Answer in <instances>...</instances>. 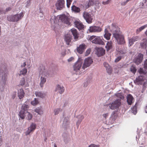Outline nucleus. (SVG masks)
<instances>
[{
	"label": "nucleus",
	"instance_id": "obj_1",
	"mask_svg": "<svg viewBox=\"0 0 147 147\" xmlns=\"http://www.w3.org/2000/svg\"><path fill=\"white\" fill-rule=\"evenodd\" d=\"M110 30L112 32L113 36L117 41L118 44H123L125 43L124 37L120 31V29L115 24H113L111 26L109 27Z\"/></svg>",
	"mask_w": 147,
	"mask_h": 147
},
{
	"label": "nucleus",
	"instance_id": "obj_2",
	"mask_svg": "<svg viewBox=\"0 0 147 147\" xmlns=\"http://www.w3.org/2000/svg\"><path fill=\"white\" fill-rule=\"evenodd\" d=\"M8 71L6 68H2L0 70V91H3L6 84Z\"/></svg>",
	"mask_w": 147,
	"mask_h": 147
},
{
	"label": "nucleus",
	"instance_id": "obj_3",
	"mask_svg": "<svg viewBox=\"0 0 147 147\" xmlns=\"http://www.w3.org/2000/svg\"><path fill=\"white\" fill-rule=\"evenodd\" d=\"M23 16V13L22 12L19 14L9 16L7 19L9 21L14 22H17L21 19Z\"/></svg>",
	"mask_w": 147,
	"mask_h": 147
},
{
	"label": "nucleus",
	"instance_id": "obj_4",
	"mask_svg": "<svg viewBox=\"0 0 147 147\" xmlns=\"http://www.w3.org/2000/svg\"><path fill=\"white\" fill-rule=\"evenodd\" d=\"M121 104V100L119 99H117L111 103L109 104L108 106L111 109L115 110L118 109Z\"/></svg>",
	"mask_w": 147,
	"mask_h": 147
},
{
	"label": "nucleus",
	"instance_id": "obj_5",
	"mask_svg": "<svg viewBox=\"0 0 147 147\" xmlns=\"http://www.w3.org/2000/svg\"><path fill=\"white\" fill-rule=\"evenodd\" d=\"M83 62V60L81 59H79L75 63L73 66L74 70L78 71L81 68Z\"/></svg>",
	"mask_w": 147,
	"mask_h": 147
},
{
	"label": "nucleus",
	"instance_id": "obj_6",
	"mask_svg": "<svg viewBox=\"0 0 147 147\" xmlns=\"http://www.w3.org/2000/svg\"><path fill=\"white\" fill-rule=\"evenodd\" d=\"M92 59L90 57L86 58L84 60V62L83 64L82 68L84 69L87 67H89L93 63Z\"/></svg>",
	"mask_w": 147,
	"mask_h": 147
},
{
	"label": "nucleus",
	"instance_id": "obj_7",
	"mask_svg": "<svg viewBox=\"0 0 147 147\" xmlns=\"http://www.w3.org/2000/svg\"><path fill=\"white\" fill-rule=\"evenodd\" d=\"M50 22L51 24V26L54 29L57 27L58 24L57 23V20L55 16H52L50 19Z\"/></svg>",
	"mask_w": 147,
	"mask_h": 147
},
{
	"label": "nucleus",
	"instance_id": "obj_8",
	"mask_svg": "<svg viewBox=\"0 0 147 147\" xmlns=\"http://www.w3.org/2000/svg\"><path fill=\"white\" fill-rule=\"evenodd\" d=\"M83 17L88 23L90 24L92 22L93 19L92 16L88 12L84 11L83 13Z\"/></svg>",
	"mask_w": 147,
	"mask_h": 147
},
{
	"label": "nucleus",
	"instance_id": "obj_9",
	"mask_svg": "<svg viewBox=\"0 0 147 147\" xmlns=\"http://www.w3.org/2000/svg\"><path fill=\"white\" fill-rule=\"evenodd\" d=\"M39 76L40 77V85L41 87L43 86L44 84L46 81V77L45 74L42 73L40 71L39 74Z\"/></svg>",
	"mask_w": 147,
	"mask_h": 147
},
{
	"label": "nucleus",
	"instance_id": "obj_10",
	"mask_svg": "<svg viewBox=\"0 0 147 147\" xmlns=\"http://www.w3.org/2000/svg\"><path fill=\"white\" fill-rule=\"evenodd\" d=\"M59 19L62 22L67 24L68 25H70V23L69 21L68 17L66 16L65 15H62L59 16Z\"/></svg>",
	"mask_w": 147,
	"mask_h": 147
},
{
	"label": "nucleus",
	"instance_id": "obj_11",
	"mask_svg": "<svg viewBox=\"0 0 147 147\" xmlns=\"http://www.w3.org/2000/svg\"><path fill=\"white\" fill-rule=\"evenodd\" d=\"M64 0H59L55 4L57 9L61 10L64 7Z\"/></svg>",
	"mask_w": 147,
	"mask_h": 147
},
{
	"label": "nucleus",
	"instance_id": "obj_12",
	"mask_svg": "<svg viewBox=\"0 0 147 147\" xmlns=\"http://www.w3.org/2000/svg\"><path fill=\"white\" fill-rule=\"evenodd\" d=\"M64 40L67 45H70L72 40V36L69 34L65 35L64 36Z\"/></svg>",
	"mask_w": 147,
	"mask_h": 147
},
{
	"label": "nucleus",
	"instance_id": "obj_13",
	"mask_svg": "<svg viewBox=\"0 0 147 147\" xmlns=\"http://www.w3.org/2000/svg\"><path fill=\"white\" fill-rule=\"evenodd\" d=\"M140 39L139 37L138 36H134L131 38H128L129 46H132L134 42L137 41Z\"/></svg>",
	"mask_w": 147,
	"mask_h": 147
},
{
	"label": "nucleus",
	"instance_id": "obj_14",
	"mask_svg": "<svg viewBox=\"0 0 147 147\" xmlns=\"http://www.w3.org/2000/svg\"><path fill=\"white\" fill-rule=\"evenodd\" d=\"M86 46L84 44L80 45L76 49L77 52L80 54L83 53L85 49L86 48Z\"/></svg>",
	"mask_w": 147,
	"mask_h": 147
},
{
	"label": "nucleus",
	"instance_id": "obj_15",
	"mask_svg": "<svg viewBox=\"0 0 147 147\" xmlns=\"http://www.w3.org/2000/svg\"><path fill=\"white\" fill-rule=\"evenodd\" d=\"M36 128V124L34 123H32L25 132L26 135L27 136L29 135L31 132L33 131Z\"/></svg>",
	"mask_w": 147,
	"mask_h": 147
},
{
	"label": "nucleus",
	"instance_id": "obj_16",
	"mask_svg": "<svg viewBox=\"0 0 147 147\" xmlns=\"http://www.w3.org/2000/svg\"><path fill=\"white\" fill-rule=\"evenodd\" d=\"M89 31L90 32H100L102 30L100 27L97 26H91L89 29Z\"/></svg>",
	"mask_w": 147,
	"mask_h": 147
},
{
	"label": "nucleus",
	"instance_id": "obj_17",
	"mask_svg": "<svg viewBox=\"0 0 147 147\" xmlns=\"http://www.w3.org/2000/svg\"><path fill=\"white\" fill-rule=\"evenodd\" d=\"M92 43L96 44L99 45H103L104 44V42L102 40L100 37L96 36L95 38L92 40Z\"/></svg>",
	"mask_w": 147,
	"mask_h": 147
},
{
	"label": "nucleus",
	"instance_id": "obj_18",
	"mask_svg": "<svg viewBox=\"0 0 147 147\" xmlns=\"http://www.w3.org/2000/svg\"><path fill=\"white\" fill-rule=\"evenodd\" d=\"M143 57V55L141 54H138L137 57L134 59L135 62L137 65L140 63L142 60Z\"/></svg>",
	"mask_w": 147,
	"mask_h": 147
},
{
	"label": "nucleus",
	"instance_id": "obj_19",
	"mask_svg": "<svg viewBox=\"0 0 147 147\" xmlns=\"http://www.w3.org/2000/svg\"><path fill=\"white\" fill-rule=\"evenodd\" d=\"M144 80V77L142 75H140L136 78V79L134 81L135 83L137 84H141L142 82Z\"/></svg>",
	"mask_w": 147,
	"mask_h": 147
},
{
	"label": "nucleus",
	"instance_id": "obj_20",
	"mask_svg": "<svg viewBox=\"0 0 147 147\" xmlns=\"http://www.w3.org/2000/svg\"><path fill=\"white\" fill-rule=\"evenodd\" d=\"M69 123L70 122L69 121V118L67 117H64L63 121V123L62 124L63 127L64 128H66L68 127Z\"/></svg>",
	"mask_w": 147,
	"mask_h": 147
},
{
	"label": "nucleus",
	"instance_id": "obj_21",
	"mask_svg": "<svg viewBox=\"0 0 147 147\" xmlns=\"http://www.w3.org/2000/svg\"><path fill=\"white\" fill-rule=\"evenodd\" d=\"M71 30L75 40H78L79 39V36L77 30L75 28H72Z\"/></svg>",
	"mask_w": 147,
	"mask_h": 147
},
{
	"label": "nucleus",
	"instance_id": "obj_22",
	"mask_svg": "<svg viewBox=\"0 0 147 147\" xmlns=\"http://www.w3.org/2000/svg\"><path fill=\"white\" fill-rule=\"evenodd\" d=\"M64 88L59 85L57 86L55 89V91L56 92H58L61 94H62L64 92Z\"/></svg>",
	"mask_w": 147,
	"mask_h": 147
},
{
	"label": "nucleus",
	"instance_id": "obj_23",
	"mask_svg": "<svg viewBox=\"0 0 147 147\" xmlns=\"http://www.w3.org/2000/svg\"><path fill=\"white\" fill-rule=\"evenodd\" d=\"M127 102L129 105H131L134 102V98L130 94L127 95Z\"/></svg>",
	"mask_w": 147,
	"mask_h": 147
},
{
	"label": "nucleus",
	"instance_id": "obj_24",
	"mask_svg": "<svg viewBox=\"0 0 147 147\" xmlns=\"http://www.w3.org/2000/svg\"><path fill=\"white\" fill-rule=\"evenodd\" d=\"M35 94L37 97L43 98L46 96V93L40 91H35Z\"/></svg>",
	"mask_w": 147,
	"mask_h": 147
},
{
	"label": "nucleus",
	"instance_id": "obj_25",
	"mask_svg": "<svg viewBox=\"0 0 147 147\" xmlns=\"http://www.w3.org/2000/svg\"><path fill=\"white\" fill-rule=\"evenodd\" d=\"M24 96V93L22 89H20L18 90V96L20 99L22 98Z\"/></svg>",
	"mask_w": 147,
	"mask_h": 147
},
{
	"label": "nucleus",
	"instance_id": "obj_26",
	"mask_svg": "<svg viewBox=\"0 0 147 147\" xmlns=\"http://www.w3.org/2000/svg\"><path fill=\"white\" fill-rule=\"evenodd\" d=\"M103 65L104 67L106 68L107 72L109 74H111L112 72L111 67L106 62H104Z\"/></svg>",
	"mask_w": 147,
	"mask_h": 147
},
{
	"label": "nucleus",
	"instance_id": "obj_27",
	"mask_svg": "<svg viewBox=\"0 0 147 147\" xmlns=\"http://www.w3.org/2000/svg\"><path fill=\"white\" fill-rule=\"evenodd\" d=\"M74 24L76 27H77L79 30H82L84 28V25L80 22L78 21H76L74 22Z\"/></svg>",
	"mask_w": 147,
	"mask_h": 147
},
{
	"label": "nucleus",
	"instance_id": "obj_28",
	"mask_svg": "<svg viewBox=\"0 0 147 147\" xmlns=\"http://www.w3.org/2000/svg\"><path fill=\"white\" fill-rule=\"evenodd\" d=\"M105 34L104 35V37L107 40H109L110 39L111 34L109 33L107 29H105L104 31Z\"/></svg>",
	"mask_w": 147,
	"mask_h": 147
},
{
	"label": "nucleus",
	"instance_id": "obj_29",
	"mask_svg": "<svg viewBox=\"0 0 147 147\" xmlns=\"http://www.w3.org/2000/svg\"><path fill=\"white\" fill-rule=\"evenodd\" d=\"M105 50L102 48H98L97 50L96 53L97 55L99 56L103 55L105 54Z\"/></svg>",
	"mask_w": 147,
	"mask_h": 147
},
{
	"label": "nucleus",
	"instance_id": "obj_30",
	"mask_svg": "<svg viewBox=\"0 0 147 147\" xmlns=\"http://www.w3.org/2000/svg\"><path fill=\"white\" fill-rule=\"evenodd\" d=\"M147 41L146 39H144L140 43L141 47L143 49H146L147 46Z\"/></svg>",
	"mask_w": 147,
	"mask_h": 147
},
{
	"label": "nucleus",
	"instance_id": "obj_31",
	"mask_svg": "<svg viewBox=\"0 0 147 147\" xmlns=\"http://www.w3.org/2000/svg\"><path fill=\"white\" fill-rule=\"evenodd\" d=\"M77 117L78 118V120L76 124L78 127L79 125L81 123L82 120L84 119V117L83 115H79Z\"/></svg>",
	"mask_w": 147,
	"mask_h": 147
},
{
	"label": "nucleus",
	"instance_id": "obj_32",
	"mask_svg": "<svg viewBox=\"0 0 147 147\" xmlns=\"http://www.w3.org/2000/svg\"><path fill=\"white\" fill-rule=\"evenodd\" d=\"M105 47L107 49V51L112 49L113 48V45L112 42L111 41H108Z\"/></svg>",
	"mask_w": 147,
	"mask_h": 147
},
{
	"label": "nucleus",
	"instance_id": "obj_33",
	"mask_svg": "<svg viewBox=\"0 0 147 147\" xmlns=\"http://www.w3.org/2000/svg\"><path fill=\"white\" fill-rule=\"evenodd\" d=\"M71 9L72 11L76 13H80L81 11L79 8L74 5H73L71 6Z\"/></svg>",
	"mask_w": 147,
	"mask_h": 147
},
{
	"label": "nucleus",
	"instance_id": "obj_34",
	"mask_svg": "<svg viewBox=\"0 0 147 147\" xmlns=\"http://www.w3.org/2000/svg\"><path fill=\"white\" fill-rule=\"evenodd\" d=\"M35 111L39 115H42L43 113V109L41 107L37 108Z\"/></svg>",
	"mask_w": 147,
	"mask_h": 147
},
{
	"label": "nucleus",
	"instance_id": "obj_35",
	"mask_svg": "<svg viewBox=\"0 0 147 147\" xmlns=\"http://www.w3.org/2000/svg\"><path fill=\"white\" fill-rule=\"evenodd\" d=\"M93 4V2L91 0L89 1L88 2H86L83 6L86 9L88 8L90 6Z\"/></svg>",
	"mask_w": 147,
	"mask_h": 147
},
{
	"label": "nucleus",
	"instance_id": "obj_36",
	"mask_svg": "<svg viewBox=\"0 0 147 147\" xmlns=\"http://www.w3.org/2000/svg\"><path fill=\"white\" fill-rule=\"evenodd\" d=\"M25 114H27L26 112L23 111L22 110H21L19 113V115L22 119H24L25 118Z\"/></svg>",
	"mask_w": 147,
	"mask_h": 147
},
{
	"label": "nucleus",
	"instance_id": "obj_37",
	"mask_svg": "<svg viewBox=\"0 0 147 147\" xmlns=\"http://www.w3.org/2000/svg\"><path fill=\"white\" fill-rule=\"evenodd\" d=\"M27 73V69L26 68H24L22 69L20 71L19 74V75H25Z\"/></svg>",
	"mask_w": 147,
	"mask_h": 147
},
{
	"label": "nucleus",
	"instance_id": "obj_38",
	"mask_svg": "<svg viewBox=\"0 0 147 147\" xmlns=\"http://www.w3.org/2000/svg\"><path fill=\"white\" fill-rule=\"evenodd\" d=\"M147 27V24L144 25L140 27L136 30V33L137 34L138 33L140 32L143 30L145 28Z\"/></svg>",
	"mask_w": 147,
	"mask_h": 147
},
{
	"label": "nucleus",
	"instance_id": "obj_39",
	"mask_svg": "<svg viewBox=\"0 0 147 147\" xmlns=\"http://www.w3.org/2000/svg\"><path fill=\"white\" fill-rule=\"evenodd\" d=\"M28 108V105L25 104H23L22 106L21 110H22L23 111L26 112Z\"/></svg>",
	"mask_w": 147,
	"mask_h": 147
},
{
	"label": "nucleus",
	"instance_id": "obj_40",
	"mask_svg": "<svg viewBox=\"0 0 147 147\" xmlns=\"http://www.w3.org/2000/svg\"><path fill=\"white\" fill-rule=\"evenodd\" d=\"M138 72L139 73L140 75H144L146 74V72L144 71L142 68H140L138 70Z\"/></svg>",
	"mask_w": 147,
	"mask_h": 147
},
{
	"label": "nucleus",
	"instance_id": "obj_41",
	"mask_svg": "<svg viewBox=\"0 0 147 147\" xmlns=\"http://www.w3.org/2000/svg\"><path fill=\"white\" fill-rule=\"evenodd\" d=\"M62 109L60 108H57L55 109L54 110V113L55 115H56L58 114L59 113L62 111Z\"/></svg>",
	"mask_w": 147,
	"mask_h": 147
},
{
	"label": "nucleus",
	"instance_id": "obj_42",
	"mask_svg": "<svg viewBox=\"0 0 147 147\" xmlns=\"http://www.w3.org/2000/svg\"><path fill=\"white\" fill-rule=\"evenodd\" d=\"M131 109L132 113L135 115L137 113V107L136 105L134 106Z\"/></svg>",
	"mask_w": 147,
	"mask_h": 147
},
{
	"label": "nucleus",
	"instance_id": "obj_43",
	"mask_svg": "<svg viewBox=\"0 0 147 147\" xmlns=\"http://www.w3.org/2000/svg\"><path fill=\"white\" fill-rule=\"evenodd\" d=\"M26 113H27V117L26 118L28 120H30L32 118V114H30V113L26 112Z\"/></svg>",
	"mask_w": 147,
	"mask_h": 147
},
{
	"label": "nucleus",
	"instance_id": "obj_44",
	"mask_svg": "<svg viewBox=\"0 0 147 147\" xmlns=\"http://www.w3.org/2000/svg\"><path fill=\"white\" fill-rule=\"evenodd\" d=\"M130 71L133 73L135 74L136 71V68L133 66H131L130 67Z\"/></svg>",
	"mask_w": 147,
	"mask_h": 147
},
{
	"label": "nucleus",
	"instance_id": "obj_45",
	"mask_svg": "<svg viewBox=\"0 0 147 147\" xmlns=\"http://www.w3.org/2000/svg\"><path fill=\"white\" fill-rule=\"evenodd\" d=\"M38 103V101L36 98H35L34 100L31 102V104L34 106L36 105Z\"/></svg>",
	"mask_w": 147,
	"mask_h": 147
},
{
	"label": "nucleus",
	"instance_id": "obj_46",
	"mask_svg": "<svg viewBox=\"0 0 147 147\" xmlns=\"http://www.w3.org/2000/svg\"><path fill=\"white\" fill-rule=\"evenodd\" d=\"M25 83V80L24 78H22L21 79L20 82V84L22 86H23Z\"/></svg>",
	"mask_w": 147,
	"mask_h": 147
},
{
	"label": "nucleus",
	"instance_id": "obj_47",
	"mask_svg": "<svg viewBox=\"0 0 147 147\" xmlns=\"http://www.w3.org/2000/svg\"><path fill=\"white\" fill-rule=\"evenodd\" d=\"M91 51V49L89 48L86 51L85 55L87 56L90 53Z\"/></svg>",
	"mask_w": 147,
	"mask_h": 147
},
{
	"label": "nucleus",
	"instance_id": "obj_48",
	"mask_svg": "<svg viewBox=\"0 0 147 147\" xmlns=\"http://www.w3.org/2000/svg\"><path fill=\"white\" fill-rule=\"evenodd\" d=\"M99 145H96L94 144H91L89 145L88 147H99Z\"/></svg>",
	"mask_w": 147,
	"mask_h": 147
},
{
	"label": "nucleus",
	"instance_id": "obj_49",
	"mask_svg": "<svg viewBox=\"0 0 147 147\" xmlns=\"http://www.w3.org/2000/svg\"><path fill=\"white\" fill-rule=\"evenodd\" d=\"M111 1V0H107L105 1H102V4L104 5H107L109 4Z\"/></svg>",
	"mask_w": 147,
	"mask_h": 147
},
{
	"label": "nucleus",
	"instance_id": "obj_50",
	"mask_svg": "<svg viewBox=\"0 0 147 147\" xmlns=\"http://www.w3.org/2000/svg\"><path fill=\"white\" fill-rule=\"evenodd\" d=\"M109 115V113H106L105 114H103L102 115V116L105 118V119L108 117Z\"/></svg>",
	"mask_w": 147,
	"mask_h": 147
},
{
	"label": "nucleus",
	"instance_id": "obj_51",
	"mask_svg": "<svg viewBox=\"0 0 147 147\" xmlns=\"http://www.w3.org/2000/svg\"><path fill=\"white\" fill-rule=\"evenodd\" d=\"M129 2L128 0H126V1H123L121 3V5L122 6L125 5L128 2Z\"/></svg>",
	"mask_w": 147,
	"mask_h": 147
},
{
	"label": "nucleus",
	"instance_id": "obj_52",
	"mask_svg": "<svg viewBox=\"0 0 147 147\" xmlns=\"http://www.w3.org/2000/svg\"><path fill=\"white\" fill-rule=\"evenodd\" d=\"M74 60V58L73 57H71L67 59V61L69 62H70L73 61Z\"/></svg>",
	"mask_w": 147,
	"mask_h": 147
},
{
	"label": "nucleus",
	"instance_id": "obj_53",
	"mask_svg": "<svg viewBox=\"0 0 147 147\" xmlns=\"http://www.w3.org/2000/svg\"><path fill=\"white\" fill-rule=\"evenodd\" d=\"M16 95L17 93L16 92H14L13 93L12 97L13 99L15 98V97H16Z\"/></svg>",
	"mask_w": 147,
	"mask_h": 147
},
{
	"label": "nucleus",
	"instance_id": "obj_54",
	"mask_svg": "<svg viewBox=\"0 0 147 147\" xmlns=\"http://www.w3.org/2000/svg\"><path fill=\"white\" fill-rule=\"evenodd\" d=\"M95 36H90L89 37V40H90L91 41H92V40L95 38Z\"/></svg>",
	"mask_w": 147,
	"mask_h": 147
},
{
	"label": "nucleus",
	"instance_id": "obj_55",
	"mask_svg": "<svg viewBox=\"0 0 147 147\" xmlns=\"http://www.w3.org/2000/svg\"><path fill=\"white\" fill-rule=\"evenodd\" d=\"M26 65V62H24L23 64H21V67L22 68H25Z\"/></svg>",
	"mask_w": 147,
	"mask_h": 147
},
{
	"label": "nucleus",
	"instance_id": "obj_56",
	"mask_svg": "<svg viewBox=\"0 0 147 147\" xmlns=\"http://www.w3.org/2000/svg\"><path fill=\"white\" fill-rule=\"evenodd\" d=\"M121 59V57H118L115 59V62H118Z\"/></svg>",
	"mask_w": 147,
	"mask_h": 147
},
{
	"label": "nucleus",
	"instance_id": "obj_57",
	"mask_svg": "<svg viewBox=\"0 0 147 147\" xmlns=\"http://www.w3.org/2000/svg\"><path fill=\"white\" fill-rule=\"evenodd\" d=\"M144 67L145 68H147V60H146L144 62Z\"/></svg>",
	"mask_w": 147,
	"mask_h": 147
},
{
	"label": "nucleus",
	"instance_id": "obj_58",
	"mask_svg": "<svg viewBox=\"0 0 147 147\" xmlns=\"http://www.w3.org/2000/svg\"><path fill=\"white\" fill-rule=\"evenodd\" d=\"M70 4L71 3L67 2V6L68 8H69L70 7Z\"/></svg>",
	"mask_w": 147,
	"mask_h": 147
},
{
	"label": "nucleus",
	"instance_id": "obj_59",
	"mask_svg": "<svg viewBox=\"0 0 147 147\" xmlns=\"http://www.w3.org/2000/svg\"><path fill=\"white\" fill-rule=\"evenodd\" d=\"M27 7L28 6H29L30 5V0H28L27 1Z\"/></svg>",
	"mask_w": 147,
	"mask_h": 147
},
{
	"label": "nucleus",
	"instance_id": "obj_60",
	"mask_svg": "<svg viewBox=\"0 0 147 147\" xmlns=\"http://www.w3.org/2000/svg\"><path fill=\"white\" fill-rule=\"evenodd\" d=\"M3 13L4 11H3V10L1 8H0V15L1 14Z\"/></svg>",
	"mask_w": 147,
	"mask_h": 147
},
{
	"label": "nucleus",
	"instance_id": "obj_61",
	"mask_svg": "<svg viewBox=\"0 0 147 147\" xmlns=\"http://www.w3.org/2000/svg\"><path fill=\"white\" fill-rule=\"evenodd\" d=\"M115 113V111H113L111 114V117H113V115H114Z\"/></svg>",
	"mask_w": 147,
	"mask_h": 147
},
{
	"label": "nucleus",
	"instance_id": "obj_62",
	"mask_svg": "<svg viewBox=\"0 0 147 147\" xmlns=\"http://www.w3.org/2000/svg\"><path fill=\"white\" fill-rule=\"evenodd\" d=\"M11 9V8L10 7H9L8 8H7L6 9V10L7 11H9Z\"/></svg>",
	"mask_w": 147,
	"mask_h": 147
},
{
	"label": "nucleus",
	"instance_id": "obj_63",
	"mask_svg": "<svg viewBox=\"0 0 147 147\" xmlns=\"http://www.w3.org/2000/svg\"><path fill=\"white\" fill-rule=\"evenodd\" d=\"M88 85V83L87 82H86L84 84V86H87Z\"/></svg>",
	"mask_w": 147,
	"mask_h": 147
},
{
	"label": "nucleus",
	"instance_id": "obj_64",
	"mask_svg": "<svg viewBox=\"0 0 147 147\" xmlns=\"http://www.w3.org/2000/svg\"><path fill=\"white\" fill-rule=\"evenodd\" d=\"M145 111L146 113H147V105L145 109Z\"/></svg>",
	"mask_w": 147,
	"mask_h": 147
}]
</instances>
